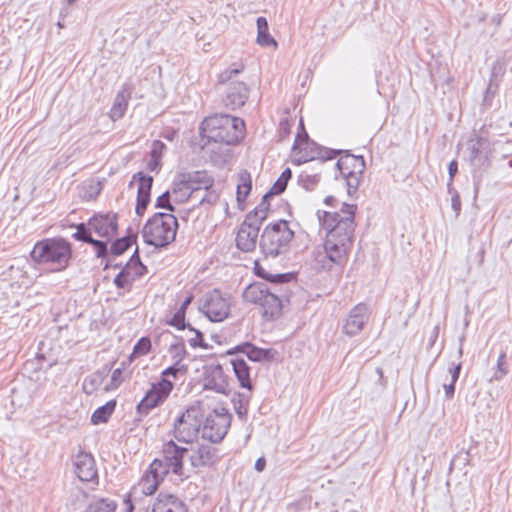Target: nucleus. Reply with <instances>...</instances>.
<instances>
[{
    "instance_id": "obj_53",
    "label": "nucleus",
    "mask_w": 512,
    "mask_h": 512,
    "mask_svg": "<svg viewBox=\"0 0 512 512\" xmlns=\"http://www.w3.org/2000/svg\"><path fill=\"white\" fill-rule=\"evenodd\" d=\"M458 171V163L456 160H452L448 164L449 181L447 183L448 190L451 191L453 178Z\"/></svg>"
},
{
    "instance_id": "obj_11",
    "label": "nucleus",
    "mask_w": 512,
    "mask_h": 512,
    "mask_svg": "<svg viewBox=\"0 0 512 512\" xmlns=\"http://www.w3.org/2000/svg\"><path fill=\"white\" fill-rule=\"evenodd\" d=\"M231 425V415L225 408L214 409L205 419L202 438L211 443H219L226 436Z\"/></svg>"
},
{
    "instance_id": "obj_14",
    "label": "nucleus",
    "mask_w": 512,
    "mask_h": 512,
    "mask_svg": "<svg viewBox=\"0 0 512 512\" xmlns=\"http://www.w3.org/2000/svg\"><path fill=\"white\" fill-rule=\"evenodd\" d=\"M188 456L193 468L210 467L220 460L219 449L210 444L192 447Z\"/></svg>"
},
{
    "instance_id": "obj_48",
    "label": "nucleus",
    "mask_w": 512,
    "mask_h": 512,
    "mask_svg": "<svg viewBox=\"0 0 512 512\" xmlns=\"http://www.w3.org/2000/svg\"><path fill=\"white\" fill-rule=\"evenodd\" d=\"M156 207L174 211V207L170 202V194L168 191L164 192L157 198Z\"/></svg>"
},
{
    "instance_id": "obj_30",
    "label": "nucleus",
    "mask_w": 512,
    "mask_h": 512,
    "mask_svg": "<svg viewBox=\"0 0 512 512\" xmlns=\"http://www.w3.org/2000/svg\"><path fill=\"white\" fill-rule=\"evenodd\" d=\"M116 407V401L111 400L108 401L105 405L99 407L95 410V412L91 416V421L93 424L105 423L114 412Z\"/></svg>"
},
{
    "instance_id": "obj_10",
    "label": "nucleus",
    "mask_w": 512,
    "mask_h": 512,
    "mask_svg": "<svg viewBox=\"0 0 512 512\" xmlns=\"http://www.w3.org/2000/svg\"><path fill=\"white\" fill-rule=\"evenodd\" d=\"M202 426V415L199 407H189L179 416L173 425L174 438L183 443H193Z\"/></svg>"
},
{
    "instance_id": "obj_3",
    "label": "nucleus",
    "mask_w": 512,
    "mask_h": 512,
    "mask_svg": "<svg viewBox=\"0 0 512 512\" xmlns=\"http://www.w3.org/2000/svg\"><path fill=\"white\" fill-rule=\"evenodd\" d=\"M244 121L229 114H215L203 120L200 126L202 139L208 142L235 145L244 137Z\"/></svg>"
},
{
    "instance_id": "obj_15",
    "label": "nucleus",
    "mask_w": 512,
    "mask_h": 512,
    "mask_svg": "<svg viewBox=\"0 0 512 512\" xmlns=\"http://www.w3.org/2000/svg\"><path fill=\"white\" fill-rule=\"evenodd\" d=\"M88 226L99 237L110 239L117 232L116 214L95 215L88 221Z\"/></svg>"
},
{
    "instance_id": "obj_13",
    "label": "nucleus",
    "mask_w": 512,
    "mask_h": 512,
    "mask_svg": "<svg viewBox=\"0 0 512 512\" xmlns=\"http://www.w3.org/2000/svg\"><path fill=\"white\" fill-rule=\"evenodd\" d=\"M172 389L173 383L168 379H161L157 384H153L137 405L138 413L147 415L151 409L157 407L168 397Z\"/></svg>"
},
{
    "instance_id": "obj_61",
    "label": "nucleus",
    "mask_w": 512,
    "mask_h": 512,
    "mask_svg": "<svg viewBox=\"0 0 512 512\" xmlns=\"http://www.w3.org/2000/svg\"><path fill=\"white\" fill-rule=\"evenodd\" d=\"M160 161L159 159H155V158H152L150 159L149 163H148V168L151 170V171H154L156 170L159 165H160Z\"/></svg>"
},
{
    "instance_id": "obj_5",
    "label": "nucleus",
    "mask_w": 512,
    "mask_h": 512,
    "mask_svg": "<svg viewBox=\"0 0 512 512\" xmlns=\"http://www.w3.org/2000/svg\"><path fill=\"white\" fill-rule=\"evenodd\" d=\"M244 70L243 64H234L218 76V89L222 92V102L225 107L235 110L245 105L250 95L249 86L236 79Z\"/></svg>"
},
{
    "instance_id": "obj_58",
    "label": "nucleus",
    "mask_w": 512,
    "mask_h": 512,
    "mask_svg": "<svg viewBox=\"0 0 512 512\" xmlns=\"http://www.w3.org/2000/svg\"><path fill=\"white\" fill-rule=\"evenodd\" d=\"M274 195H268V192L263 196L261 203L256 207V209H262L263 212H268L269 210V203L268 199L273 197Z\"/></svg>"
},
{
    "instance_id": "obj_39",
    "label": "nucleus",
    "mask_w": 512,
    "mask_h": 512,
    "mask_svg": "<svg viewBox=\"0 0 512 512\" xmlns=\"http://www.w3.org/2000/svg\"><path fill=\"white\" fill-rule=\"evenodd\" d=\"M267 218V213L263 212L262 209H254L253 212H250L244 222H248L252 227L260 229L262 222Z\"/></svg>"
},
{
    "instance_id": "obj_24",
    "label": "nucleus",
    "mask_w": 512,
    "mask_h": 512,
    "mask_svg": "<svg viewBox=\"0 0 512 512\" xmlns=\"http://www.w3.org/2000/svg\"><path fill=\"white\" fill-rule=\"evenodd\" d=\"M165 476L158 475V472H155L152 468V463L150 464L149 472L141 479L139 483V489L144 495H152L159 485V482L164 479Z\"/></svg>"
},
{
    "instance_id": "obj_64",
    "label": "nucleus",
    "mask_w": 512,
    "mask_h": 512,
    "mask_svg": "<svg viewBox=\"0 0 512 512\" xmlns=\"http://www.w3.org/2000/svg\"><path fill=\"white\" fill-rule=\"evenodd\" d=\"M124 505H125L126 512H132L133 511L134 506H133L131 500H129V499L124 500Z\"/></svg>"
},
{
    "instance_id": "obj_38",
    "label": "nucleus",
    "mask_w": 512,
    "mask_h": 512,
    "mask_svg": "<svg viewBox=\"0 0 512 512\" xmlns=\"http://www.w3.org/2000/svg\"><path fill=\"white\" fill-rule=\"evenodd\" d=\"M169 353L171 354L174 362L183 363V359L187 355V351H186L183 340L170 345Z\"/></svg>"
},
{
    "instance_id": "obj_59",
    "label": "nucleus",
    "mask_w": 512,
    "mask_h": 512,
    "mask_svg": "<svg viewBox=\"0 0 512 512\" xmlns=\"http://www.w3.org/2000/svg\"><path fill=\"white\" fill-rule=\"evenodd\" d=\"M445 396L447 399H452L455 392V383L444 384Z\"/></svg>"
},
{
    "instance_id": "obj_40",
    "label": "nucleus",
    "mask_w": 512,
    "mask_h": 512,
    "mask_svg": "<svg viewBox=\"0 0 512 512\" xmlns=\"http://www.w3.org/2000/svg\"><path fill=\"white\" fill-rule=\"evenodd\" d=\"M186 328L189 330V332L193 334L192 337L188 338V343L192 348H207V345L203 340V334L201 333V331L193 328L190 324H187Z\"/></svg>"
},
{
    "instance_id": "obj_33",
    "label": "nucleus",
    "mask_w": 512,
    "mask_h": 512,
    "mask_svg": "<svg viewBox=\"0 0 512 512\" xmlns=\"http://www.w3.org/2000/svg\"><path fill=\"white\" fill-rule=\"evenodd\" d=\"M292 172L289 168L284 170L278 180L274 183L270 191H268V195H279L281 194L287 186L288 181L291 179Z\"/></svg>"
},
{
    "instance_id": "obj_26",
    "label": "nucleus",
    "mask_w": 512,
    "mask_h": 512,
    "mask_svg": "<svg viewBox=\"0 0 512 512\" xmlns=\"http://www.w3.org/2000/svg\"><path fill=\"white\" fill-rule=\"evenodd\" d=\"M122 270L134 280L142 277L145 273H147V267L141 262L138 249L135 250L134 254L131 256L130 260L126 263Z\"/></svg>"
},
{
    "instance_id": "obj_35",
    "label": "nucleus",
    "mask_w": 512,
    "mask_h": 512,
    "mask_svg": "<svg viewBox=\"0 0 512 512\" xmlns=\"http://www.w3.org/2000/svg\"><path fill=\"white\" fill-rule=\"evenodd\" d=\"M320 177L318 174H308L302 172L298 177L299 184L307 191L313 190L319 183Z\"/></svg>"
},
{
    "instance_id": "obj_36",
    "label": "nucleus",
    "mask_w": 512,
    "mask_h": 512,
    "mask_svg": "<svg viewBox=\"0 0 512 512\" xmlns=\"http://www.w3.org/2000/svg\"><path fill=\"white\" fill-rule=\"evenodd\" d=\"M363 173H357V172H345L344 175H342L346 179L347 184V192L349 195H352L355 193L359 187L361 177Z\"/></svg>"
},
{
    "instance_id": "obj_12",
    "label": "nucleus",
    "mask_w": 512,
    "mask_h": 512,
    "mask_svg": "<svg viewBox=\"0 0 512 512\" xmlns=\"http://www.w3.org/2000/svg\"><path fill=\"white\" fill-rule=\"evenodd\" d=\"M200 311L212 322H221L230 312L229 298L214 289L203 295L200 300Z\"/></svg>"
},
{
    "instance_id": "obj_25",
    "label": "nucleus",
    "mask_w": 512,
    "mask_h": 512,
    "mask_svg": "<svg viewBox=\"0 0 512 512\" xmlns=\"http://www.w3.org/2000/svg\"><path fill=\"white\" fill-rule=\"evenodd\" d=\"M235 349L245 354L249 360L254 362H260L264 359H269L271 354L270 350L258 348L249 342L239 345Z\"/></svg>"
},
{
    "instance_id": "obj_23",
    "label": "nucleus",
    "mask_w": 512,
    "mask_h": 512,
    "mask_svg": "<svg viewBox=\"0 0 512 512\" xmlns=\"http://www.w3.org/2000/svg\"><path fill=\"white\" fill-rule=\"evenodd\" d=\"M231 365L240 386L251 391L250 368L247 362L243 358H236L231 360Z\"/></svg>"
},
{
    "instance_id": "obj_62",
    "label": "nucleus",
    "mask_w": 512,
    "mask_h": 512,
    "mask_svg": "<svg viewBox=\"0 0 512 512\" xmlns=\"http://www.w3.org/2000/svg\"><path fill=\"white\" fill-rule=\"evenodd\" d=\"M266 465V461L264 458L257 459L255 463V469L259 472L263 471Z\"/></svg>"
},
{
    "instance_id": "obj_18",
    "label": "nucleus",
    "mask_w": 512,
    "mask_h": 512,
    "mask_svg": "<svg viewBox=\"0 0 512 512\" xmlns=\"http://www.w3.org/2000/svg\"><path fill=\"white\" fill-rule=\"evenodd\" d=\"M259 230L252 227L248 222H243L236 236L237 247L244 251H253L256 247Z\"/></svg>"
},
{
    "instance_id": "obj_19",
    "label": "nucleus",
    "mask_w": 512,
    "mask_h": 512,
    "mask_svg": "<svg viewBox=\"0 0 512 512\" xmlns=\"http://www.w3.org/2000/svg\"><path fill=\"white\" fill-rule=\"evenodd\" d=\"M204 387L217 393L228 394L229 384L220 365L212 366L205 378Z\"/></svg>"
},
{
    "instance_id": "obj_51",
    "label": "nucleus",
    "mask_w": 512,
    "mask_h": 512,
    "mask_svg": "<svg viewBox=\"0 0 512 512\" xmlns=\"http://www.w3.org/2000/svg\"><path fill=\"white\" fill-rule=\"evenodd\" d=\"M150 197L149 196H143V195H137V204H136V213L139 216H142L149 204Z\"/></svg>"
},
{
    "instance_id": "obj_8",
    "label": "nucleus",
    "mask_w": 512,
    "mask_h": 512,
    "mask_svg": "<svg viewBox=\"0 0 512 512\" xmlns=\"http://www.w3.org/2000/svg\"><path fill=\"white\" fill-rule=\"evenodd\" d=\"M213 178L206 171L179 173L173 184V193L179 201L196 197L199 191L212 188Z\"/></svg>"
},
{
    "instance_id": "obj_16",
    "label": "nucleus",
    "mask_w": 512,
    "mask_h": 512,
    "mask_svg": "<svg viewBox=\"0 0 512 512\" xmlns=\"http://www.w3.org/2000/svg\"><path fill=\"white\" fill-rule=\"evenodd\" d=\"M369 319V311L366 304L360 303L351 311L343 326V331L349 336L357 335L362 331L365 323Z\"/></svg>"
},
{
    "instance_id": "obj_46",
    "label": "nucleus",
    "mask_w": 512,
    "mask_h": 512,
    "mask_svg": "<svg viewBox=\"0 0 512 512\" xmlns=\"http://www.w3.org/2000/svg\"><path fill=\"white\" fill-rule=\"evenodd\" d=\"M165 148H166V146L162 141H160V140L153 141L150 156L152 158L161 160Z\"/></svg>"
},
{
    "instance_id": "obj_49",
    "label": "nucleus",
    "mask_w": 512,
    "mask_h": 512,
    "mask_svg": "<svg viewBox=\"0 0 512 512\" xmlns=\"http://www.w3.org/2000/svg\"><path fill=\"white\" fill-rule=\"evenodd\" d=\"M122 374H123L122 369H120V368L115 369L111 375V383L105 387V390L117 388L123 381Z\"/></svg>"
},
{
    "instance_id": "obj_1",
    "label": "nucleus",
    "mask_w": 512,
    "mask_h": 512,
    "mask_svg": "<svg viewBox=\"0 0 512 512\" xmlns=\"http://www.w3.org/2000/svg\"><path fill=\"white\" fill-rule=\"evenodd\" d=\"M356 205L343 203L341 212L318 211L321 226L327 231L323 248L313 251V268L317 271H329L334 264L341 265L352 247L355 229L354 216Z\"/></svg>"
},
{
    "instance_id": "obj_63",
    "label": "nucleus",
    "mask_w": 512,
    "mask_h": 512,
    "mask_svg": "<svg viewBox=\"0 0 512 512\" xmlns=\"http://www.w3.org/2000/svg\"><path fill=\"white\" fill-rule=\"evenodd\" d=\"M341 152H342V151H326V152H325V155H322V154H321V156H320V157H321L322 159H332V158H334V157L336 156V154H339V153H341Z\"/></svg>"
},
{
    "instance_id": "obj_55",
    "label": "nucleus",
    "mask_w": 512,
    "mask_h": 512,
    "mask_svg": "<svg viewBox=\"0 0 512 512\" xmlns=\"http://www.w3.org/2000/svg\"><path fill=\"white\" fill-rule=\"evenodd\" d=\"M451 206H452V209L454 210V212H455V214L457 216L460 213V210H461V201H460L459 194L456 191L452 195Z\"/></svg>"
},
{
    "instance_id": "obj_50",
    "label": "nucleus",
    "mask_w": 512,
    "mask_h": 512,
    "mask_svg": "<svg viewBox=\"0 0 512 512\" xmlns=\"http://www.w3.org/2000/svg\"><path fill=\"white\" fill-rule=\"evenodd\" d=\"M204 195L199 199V203H208V204H214L217 202L219 195L216 191L208 189L204 190Z\"/></svg>"
},
{
    "instance_id": "obj_6",
    "label": "nucleus",
    "mask_w": 512,
    "mask_h": 512,
    "mask_svg": "<svg viewBox=\"0 0 512 512\" xmlns=\"http://www.w3.org/2000/svg\"><path fill=\"white\" fill-rule=\"evenodd\" d=\"M30 257L37 264H52L63 270L71 258V247L63 238H47L34 245Z\"/></svg>"
},
{
    "instance_id": "obj_22",
    "label": "nucleus",
    "mask_w": 512,
    "mask_h": 512,
    "mask_svg": "<svg viewBox=\"0 0 512 512\" xmlns=\"http://www.w3.org/2000/svg\"><path fill=\"white\" fill-rule=\"evenodd\" d=\"M131 88L130 85L124 84L122 89L118 92L115 97L114 104L110 111V116L112 120L120 119L124 114L128 106V100L131 97Z\"/></svg>"
},
{
    "instance_id": "obj_9",
    "label": "nucleus",
    "mask_w": 512,
    "mask_h": 512,
    "mask_svg": "<svg viewBox=\"0 0 512 512\" xmlns=\"http://www.w3.org/2000/svg\"><path fill=\"white\" fill-rule=\"evenodd\" d=\"M186 447L177 445L173 440L164 443L162 459H155L152 468L160 476H166L170 471L178 476L184 475L183 459L189 456Z\"/></svg>"
},
{
    "instance_id": "obj_44",
    "label": "nucleus",
    "mask_w": 512,
    "mask_h": 512,
    "mask_svg": "<svg viewBox=\"0 0 512 512\" xmlns=\"http://www.w3.org/2000/svg\"><path fill=\"white\" fill-rule=\"evenodd\" d=\"M238 402L234 403L235 412L237 415L242 418L247 414L248 411V398L245 397L244 394L239 395Z\"/></svg>"
},
{
    "instance_id": "obj_60",
    "label": "nucleus",
    "mask_w": 512,
    "mask_h": 512,
    "mask_svg": "<svg viewBox=\"0 0 512 512\" xmlns=\"http://www.w3.org/2000/svg\"><path fill=\"white\" fill-rule=\"evenodd\" d=\"M192 213H193V209H183V210L179 211V217L181 220L187 222Z\"/></svg>"
},
{
    "instance_id": "obj_32",
    "label": "nucleus",
    "mask_w": 512,
    "mask_h": 512,
    "mask_svg": "<svg viewBox=\"0 0 512 512\" xmlns=\"http://www.w3.org/2000/svg\"><path fill=\"white\" fill-rule=\"evenodd\" d=\"M116 503L108 498H100L89 504L85 512H115Z\"/></svg>"
},
{
    "instance_id": "obj_42",
    "label": "nucleus",
    "mask_w": 512,
    "mask_h": 512,
    "mask_svg": "<svg viewBox=\"0 0 512 512\" xmlns=\"http://www.w3.org/2000/svg\"><path fill=\"white\" fill-rule=\"evenodd\" d=\"M135 280L128 276L123 270H121L114 278V284L119 289H127L130 291L131 285Z\"/></svg>"
},
{
    "instance_id": "obj_7",
    "label": "nucleus",
    "mask_w": 512,
    "mask_h": 512,
    "mask_svg": "<svg viewBox=\"0 0 512 512\" xmlns=\"http://www.w3.org/2000/svg\"><path fill=\"white\" fill-rule=\"evenodd\" d=\"M294 232L286 220L267 225L260 237L259 247L265 257L276 258L288 252Z\"/></svg>"
},
{
    "instance_id": "obj_28",
    "label": "nucleus",
    "mask_w": 512,
    "mask_h": 512,
    "mask_svg": "<svg viewBox=\"0 0 512 512\" xmlns=\"http://www.w3.org/2000/svg\"><path fill=\"white\" fill-rule=\"evenodd\" d=\"M109 373V369L104 367L101 370L87 376L83 381V390L86 394H92L103 383Z\"/></svg>"
},
{
    "instance_id": "obj_34",
    "label": "nucleus",
    "mask_w": 512,
    "mask_h": 512,
    "mask_svg": "<svg viewBox=\"0 0 512 512\" xmlns=\"http://www.w3.org/2000/svg\"><path fill=\"white\" fill-rule=\"evenodd\" d=\"M187 371L188 366L185 363L174 362L171 366L162 371V379H166V377L177 379L179 375L184 376Z\"/></svg>"
},
{
    "instance_id": "obj_27",
    "label": "nucleus",
    "mask_w": 512,
    "mask_h": 512,
    "mask_svg": "<svg viewBox=\"0 0 512 512\" xmlns=\"http://www.w3.org/2000/svg\"><path fill=\"white\" fill-rule=\"evenodd\" d=\"M257 43L261 46H277L276 40L269 34L268 22L265 17H258L257 21Z\"/></svg>"
},
{
    "instance_id": "obj_41",
    "label": "nucleus",
    "mask_w": 512,
    "mask_h": 512,
    "mask_svg": "<svg viewBox=\"0 0 512 512\" xmlns=\"http://www.w3.org/2000/svg\"><path fill=\"white\" fill-rule=\"evenodd\" d=\"M92 229L87 224L81 223L77 226V231L73 234L76 240L91 243L93 238L91 236Z\"/></svg>"
},
{
    "instance_id": "obj_52",
    "label": "nucleus",
    "mask_w": 512,
    "mask_h": 512,
    "mask_svg": "<svg viewBox=\"0 0 512 512\" xmlns=\"http://www.w3.org/2000/svg\"><path fill=\"white\" fill-rule=\"evenodd\" d=\"M94 246L97 257H105L107 255V243L105 241L96 240L93 238L90 243Z\"/></svg>"
},
{
    "instance_id": "obj_47",
    "label": "nucleus",
    "mask_w": 512,
    "mask_h": 512,
    "mask_svg": "<svg viewBox=\"0 0 512 512\" xmlns=\"http://www.w3.org/2000/svg\"><path fill=\"white\" fill-rule=\"evenodd\" d=\"M251 190V180H244L242 184H238L237 186V200L242 201L248 196Z\"/></svg>"
},
{
    "instance_id": "obj_17",
    "label": "nucleus",
    "mask_w": 512,
    "mask_h": 512,
    "mask_svg": "<svg viewBox=\"0 0 512 512\" xmlns=\"http://www.w3.org/2000/svg\"><path fill=\"white\" fill-rule=\"evenodd\" d=\"M75 473L83 482L93 481L97 478V469L93 456L87 452H79L74 460Z\"/></svg>"
},
{
    "instance_id": "obj_54",
    "label": "nucleus",
    "mask_w": 512,
    "mask_h": 512,
    "mask_svg": "<svg viewBox=\"0 0 512 512\" xmlns=\"http://www.w3.org/2000/svg\"><path fill=\"white\" fill-rule=\"evenodd\" d=\"M469 160L473 162L480 154V143L479 141L470 142L468 144Z\"/></svg>"
},
{
    "instance_id": "obj_29",
    "label": "nucleus",
    "mask_w": 512,
    "mask_h": 512,
    "mask_svg": "<svg viewBox=\"0 0 512 512\" xmlns=\"http://www.w3.org/2000/svg\"><path fill=\"white\" fill-rule=\"evenodd\" d=\"M194 296L190 294L181 304L179 309L176 311L174 316L167 323L171 326L176 327L179 330L186 329L188 323L185 321L186 310L193 301Z\"/></svg>"
},
{
    "instance_id": "obj_31",
    "label": "nucleus",
    "mask_w": 512,
    "mask_h": 512,
    "mask_svg": "<svg viewBox=\"0 0 512 512\" xmlns=\"http://www.w3.org/2000/svg\"><path fill=\"white\" fill-rule=\"evenodd\" d=\"M134 181L138 182L137 195L149 196L153 184V177L145 175L139 172L133 176L130 186L133 185Z\"/></svg>"
},
{
    "instance_id": "obj_20",
    "label": "nucleus",
    "mask_w": 512,
    "mask_h": 512,
    "mask_svg": "<svg viewBox=\"0 0 512 512\" xmlns=\"http://www.w3.org/2000/svg\"><path fill=\"white\" fill-rule=\"evenodd\" d=\"M152 512H187V509L176 496L160 493L153 505Z\"/></svg>"
},
{
    "instance_id": "obj_21",
    "label": "nucleus",
    "mask_w": 512,
    "mask_h": 512,
    "mask_svg": "<svg viewBox=\"0 0 512 512\" xmlns=\"http://www.w3.org/2000/svg\"><path fill=\"white\" fill-rule=\"evenodd\" d=\"M336 166L340 171L341 175H344L345 172L352 171L357 173H363L365 170V160L363 156H354L349 153H346L338 160Z\"/></svg>"
},
{
    "instance_id": "obj_43",
    "label": "nucleus",
    "mask_w": 512,
    "mask_h": 512,
    "mask_svg": "<svg viewBox=\"0 0 512 512\" xmlns=\"http://www.w3.org/2000/svg\"><path fill=\"white\" fill-rule=\"evenodd\" d=\"M506 374H507L506 354H505V352H501V354L499 355L498 360H497V369L494 372V375L491 378V381L492 380L498 381V380L502 379Z\"/></svg>"
},
{
    "instance_id": "obj_37",
    "label": "nucleus",
    "mask_w": 512,
    "mask_h": 512,
    "mask_svg": "<svg viewBox=\"0 0 512 512\" xmlns=\"http://www.w3.org/2000/svg\"><path fill=\"white\" fill-rule=\"evenodd\" d=\"M132 237H123L115 240L110 248V251L113 255H121L123 254L132 244Z\"/></svg>"
},
{
    "instance_id": "obj_4",
    "label": "nucleus",
    "mask_w": 512,
    "mask_h": 512,
    "mask_svg": "<svg viewBox=\"0 0 512 512\" xmlns=\"http://www.w3.org/2000/svg\"><path fill=\"white\" fill-rule=\"evenodd\" d=\"M178 229L177 217L170 213H155L144 225V242L155 248H165L175 241Z\"/></svg>"
},
{
    "instance_id": "obj_2",
    "label": "nucleus",
    "mask_w": 512,
    "mask_h": 512,
    "mask_svg": "<svg viewBox=\"0 0 512 512\" xmlns=\"http://www.w3.org/2000/svg\"><path fill=\"white\" fill-rule=\"evenodd\" d=\"M257 274L272 283L268 286L266 283H253L243 292V298L246 302L258 305L261 308L263 317L268 320L276 319L280 316L285 302H289L290 295L288 289L279 286L278 283L285 282L290 278L289 274H268L265 271Z\"/></svg>"
},
{
    "instance_id": "obj_56",
    "label": "nucleus",
    "mask_w": 512,
    "mask_h": 512,
    "mask_svg": "<svg viewBox=\"0 0 512 512\" xmlns=\"http://www.w3.org/2000/svg\"><path fill=\"white\" fill-rule=\"evenodd\" d=\"M303 145H308V135L305 133L304 135V138H301L300 135L297 136L296 140H295V143L293 145V150L294 151H297V150H302L303 149Z\"/></svg>"
},
{
    "instance_id": "obj_45",
    "label": "nucleus",
    "mask_w": 512,
    "mask_h": 512,
    "mask_svg": "<svg viewBox=\"0 0 512 512\" xmlns=\"http://www.w3.org/2000/svg\"><path fill=\"white\" fill-rule=\"evenodd\" d=\"M151 348V342L148 338H141L134 346L133 352L135 354L145 355Z\"/></svg>"
},
{
    "instance_id": "obj_57",
    "label": "nucleus",
    "mask_w": 512,
    "mask_h": 512,
    "mask_svg": "<svg viewBox=\"0 0 512 512\" xmlns=\"http://www.w3.org/2000/svg\"><path fill=\"white\" fill-rule=\"evenodd\" d=\"M461 367L462 365L459 362L458 364H453V367L449 369L451 373V382L456 383L460 375Z\"/></svg>"
}]
</instances>
